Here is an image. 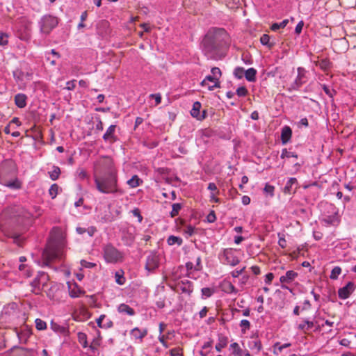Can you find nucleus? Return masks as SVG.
Returning <instances> with one entry per match:
<instances>
[{
  "mask_svg": "<svg viewBox=\"0 0 356 356\" xmlns=\"http://www.w3.org/2000/svg\"><path fill=\"white\" fill-rule=\"evenodd\" d=\"M184 233L188 234L189 236H191L195 233V227L191 225H188L186 226L184 230Z\"/></svg>",
  "mask_w": 356,
  "mask_h": 356,
  "instance_id": "3c124183",
  "label": "nucleus"
},
{
  "mask_svg": "<svg viewBox=\"0 0 356 356\" xmlns=\"http://www.w3.org/2000/svg\"><path fill=\"white\" fill-rule=\"evenodd\" d=\"M97 190L104 194H122L123 191L118 187V174L110 175H94Z\"/></svg>",
  "mask_w": 356,
  "mask_h": 356,
  "instance_id": "7ed1b4c3",
  "label": "nucleus"
},
{
  "mask_svg": "<svg viewBox=\"0 0 356 356\" xmlns=\"http://www.w3.org/2000/svg\"><path fill=\"white\" fill-rule=\"evenodd\" d=\"M35 327L38 330H44L47 328V323L40 318H36L35 321Z\"/></svg>",
  "mask_w": 356,
  "mask_h": 356,
  "instance_id": "58836bf2",
  "label": "nucleus"
},
{
  "mask_svg": "<svg viewBox=\"0 0 356 356\" xmlns=\"http://www.w3.org/2000/svg\"><path fill=\"white\" fill-rule=\"evenodd\" d=\"M323 91L330 97H333V94L335 93V91L334 90H330L327 86L323 85Z\"/></svg>",
  "mask_w": 356,
  "mask_h": 356,
  "instance_id": "774afa93",
  "label": "nucleus"
},
{
  "mask_svg": "<svg viewBox=\"0 0 356 356\" xmlns=\"http://www.w3.org/2000/svg\"><path fill=\"white\" fill-rule=\"evenodd\" d=\"M14 100L15 105L22 108L26 106L27 96L23 93H18L15 96Z\"/></svg>",
  "mask_w": 356,
  "mask_h": 356,
  "instance_id": "412c9836",
  "label": "nucleus"
},
{
  "mask_svg": "<svg viewBox=\"0 0 356 356\" xmlns=\"http://www.w3.org/2000/svg\"><path fill=\"white\" fill-rule=\"evenodd\" d=\"M3 213L9 218L19 217L25 220L32 218V213L26 209L19 205H10L6 207Z\"/></svg>",
  "mask_w": 356,
  "mask_h": 356,
  "instance_id": "423d86ee",
  "label": "nucleus"
},
{
  "mask_svg": "<svg viewBox=\"0 0 356 356\" xmlns=\"http://www.w3.org/2000/svg\"><path fill=\"white\" fill-rule=\"evenodd\" d=\"M118 174L113 162L110 157H102L94 165V175H110Z\"/></svg>",
  "mask_w": 356,
  "mask_h": 356,
  "instance_id": "20e7f679",
  "label": "nucleus"
},
{
  "mask_svg": "<svg viewBox=\"0 0 356 356\" xmlns=\"http://www.w3.org/2000/svg\"><path fill=\"white\" fill-rule=\"evenodd\" d=\"M280 156L282 159L289 157L298 158V155L295 152H289L286 148L282 149Z\"/></svg>",
  "mask_w": 356,
  "mask_h": 356,
  "instance_id": "79ce46f5",
  "label": "nucleus"
},
{
  "mask_svg": "<svg viewBox=\"0 0 356 356\" xmlns=\"http://www.w3.org/2000/svg\"><path fill=\"white\" fill-rule=\"evenodd\" d=\"M159 257L156 252H151L146 259L145 268L148 272H154L159 266Z\"/></svg>",
  "mask_w": 356,
  "mask_h": 356,
  "instance_id": "1a4fd4ad",
  "label": "nucleus"
},
{
  "mask_svg": "<svg viewBox=\"0 0 356 356\" xmlns=\"http://www.w3.org/2000/svg\"><path fill=\"white\" fill-rule=\"evenodd\" d=\"M65 246V236L61 228L55 227L51 232V238L42 253L43 265L50 266L55 260L62 259Z\"/></svg>",
  "mask_w": 356,
  "mask_h": 356,
  "instance_id": "f03ea898",
  "label": "nucleus"
},
{
  "mask_svg": "<svg viewBox=\"0 0 356 356\" xmlns=\"http://www.w3.org/2000/svg\"><path fill=\"white\" fill-rule=\"evenodd\" d=\"M227 342H228L227 337H224V336L219 337L218 342L216 344V346H215L216 350L218 352H220L222 350V349H223L224 348L226 347V346L227 345Z\"/></svg>",
  "mask_w": 356,
  "mask_h": 356,
  "instance_id": "c85d7f7f",
  "label": "nucleus"
},
{
  "mask_svg": "<svg viewBox=\"0 0 356 356\" xmlns=\"http://www.w3.org/2000/svg\"><path fill=\"white\" fill-rule=\"evenodd\" d=\"M49 173L51 179L55 181L58 179L59 177V175L60 174V169L58 166H53V170Z\"/></svg>",
  "mask_w": 356,
  "mask_h": 356,
  "instance_id": "e433bc0d",
  "label": "nucleus"
},
{
  "mask_svg": "<svg viewBox=\"0 0 356 356\" xmlns=\"http://www.w3.org/2000/svg\"><path fill=\"white\" fill-rule=\"evenodd\" d=\"M105 322L103 323L102 328L108 329L113 326V323L110 318H105Z\"/></svg>",
  "mask_w": 356,
  "mask_h": 356,
  "instance_id": "13d9d810",
  "label": "nucleus"
},
{
  "mask_svg": "<svg viewBox=\"0 0 356 356\" xmlns=\"http://www.w3.org/2000/svg\"><path fill=\"white\" fill-rule=\"evenodd\" d=\"M221 257L225 259L223 261L224 264L234 266L239 263L238 258L235 255L234 251L231 248L225 249Z\"/></svg>",
  "mask_w": 356,
  "mask_h": 356,
  "instance_id": "9d476101",
  "label": "nucleus"
},
{
  "mask_svg": "<svg viewBox=\"0 0 356 356\" xmlns=\"http://www.w3.org/2000/svg\"><path fill=\"white\" fill-rule=\"evenodd\" d=\"M274 190H275V187L272 185H270L268 184H266L265 187H264V191L266 193H268L270 195V196H273L274 195Z\"/></svg>",
  "mask_w": 356,
  "mask_h": 356,
  "instance_id": "603ef678",
  "label": "nucleus"
},
{
  "mask_svg": "<svg viewBox=\"0 0 356 356\" xmlns=\"http://www.w3.org/2000/svg\"><path fill=\"white\" fill-rule=\"evenodd\" d=\"M298 273L293 270H288L284 275L280 277V281L282 283V288L288 289L286 284H290L298 277Z\"/></svg>",
  "mask_w": 356,
  "mask_h": 356,
  "instance_id": "2eb2a0df",
  "label": "nucleus"
},
{
  "mask_svg": "<svg viewBox=\"0 0 356 356\" xmlns=\"http://www.w3.org/2000/svg\"><path fill=\"white\" fill-rule=\"evenodd\" d=\"M99 345H100V340L99 339H94L89 347L91 350H95L97 348V347Z\"/></svg>",
  "mask_w": 356,
  "mask_h": 356,
  "instance_id": "4d7b16f0",
  "label": "nucleus"
},
{
  "mask_svg": "<svg viewBox=\"0 0 356 356\" xmlns=\"http://www.w3.org/2000/svg\"><path fill=\"white\" fill-rule=\"evenodd\" d=\"M58 188H59V187L56 184H54L51 186V187L49 190V193L52 199H54L56 197V195L58 194Z\"/></svg>",
  "mask_w": 356,
  "mask_h": 356,
  "instance_id": "a19ab883",
  "label": "nucleus"
},
{
  "mask_svg": "<svg viewBox=\"0 0 356 356\" xmlns=\"http://www.w3.org/2000/svg\"><path fill=\"white\" fill-rule=\"evenodd\" d=\"M133 215L138 218V222H141L143 221V216L140 214V211L138 208H135L131 211Z\"/></svg>",
  "mask_w": 356,
  "mask_h": 356,
  "instance_id": "5fc2aeb1",
  "label": "nucleus"
},
{
  "mask_svg": "<svg viewBox=\"0 0 356 356\" xmlns=\"http://www.w3.org/2000/svg\"><path fill=\"white\" fill-rule=\"evenodd\" d=\"M76 86V80L69 81L66 83L65 89L72 90Z\"/></svg>",
  "mask_w": 356,
  "mask_h": 356,
  "instance_id": "052dcab7",
  "label": "nucleus"
},
{
  "mask_svg": "<svg viewBox=\"0 0 356 356\" xmlns=\"http://www.w3.org/2000/svg\"><path fill=\"white\" fill-rule=\"evenodd\" d=\"M207 81H210L213 83L211 86H208V90H213L215 88H220V82L219 80H218L216 78L213 76L211 74L207 75L204 78Z\"/></svg>",
  "mask_w": 356,
  "mask_h": 356,
  "instance_id": "a878e982",
  "label": "nucleus"
},
{
  "mask_svg": "<svg viewBox=\"0 0 356 356\" xmlns=\"http://www.w3.org/2000/svg\"><path fill=\"white\" fill-rule=\"evenodd\" d=\"M260 42L263 45H266L268 47H272V44H269L270 42V36L268 34H263L260 38Z\"/></svg>",
  "mask_w": 356,
  "mask_h": 356,
  "instance_id": "a18cd8bd",
  "label": "nucleus"
},
{
  "mask_svg": "<svg viewBox=\"0 0 356 356\" xmlns=\"http://www.w3.org/2000/svg\"><path fill=\"white\" fill-rule=\"evenodd\" d=\"M0 184L12 189H19L22 188V183L17 178H15L12 181L6 179Z\"/></svg>",
  "mask_w": 356,
  "mask_h": 356,
  "instance_id": "4be33fe9",
  "label": "nucleus"
},
{
  "mask_svg": "<svg viewBox=\"0 0 356 356\" xmlns=\"http://www.w3.org/2000/svg\"><path fill=\"white\" fill-rule=\"evenodd\" d=\"M230 348L233 349V353L238 355L241 356L242 355V349L239 347L238 344L236 342L232 343L230 345Z\"/></svg>",
  "mask_w": 356,
  "mask_h": 356,
  "instance_id": "c03bdc74",
  "label": "nucleus"
},
{
  "mask_svg": "<svg viewBox=\"0 0 356 356\" xmlns=\"http://www.w3.org/2000/svg\"><path fill=\"white\" fill-rule=\"evenodd\" d=\"M355 285L353 282H348L346 286L338 291L339 298L343 300L347 299L355 291Z\"/></svg>",
  "mask_w": 356,
  "mask_h": 356,
  "instance_id": "ddd939ff",
  "label": "nucleus"
},
{
  "mask_svg": "<svg viewBox=\"0 0 356 356\" xmlns=\"http://www.w3.org/2000/svg\"><path fill=\"white\" fill-rule=\"evenodd\" d=\"M257 71L256 69L251 67L245 70V77L247 81L250 82H254L256 81Z\"/></svg>",
  "mask_w": 356,
  "mask_h": 356,
  "instance_id": "bb28decb",
  "label": "nucleus"
},
{
  "mask_svg": "<svg viewBox=\"0 0 356 356\" xmlns=\"http://www.w3.org/2000/svg\"><path fill=\"white\" fill-rule=\"evenodd\" d=\"M297 184H298V181H297L296 178H294V177L289 178L284 188V190H283L284 193H289V194L291 193L292 192L294 193L296 188L293 189V186L297 185Z\"/></svg>",
  "mask_w": 356,
  "mask_h": 356,
  "instance_id": "b1692460",
  "label": "nucleus"
},
{
  "mask_svg": "<svg viewBox=\"0 0 356 356\" xmlns=\"http://www.w3.org/2000/svg\"><path fill=\"white\" fill-rule=\"evenodd\" d=\"M167 243L169 245H173L177 244V245L179 246L182 244L183 240L179 236L171 235L168 238Z\"/></svg>",
  "mask_w": 356,
  "mask_h": 356,
  "instance_id": "c756f323",
  "label": "nucleus"
},
{
  "mask_svg": "<svg viewBox=\"0 0 356 356\" xmlns=\"http://www.w3.org/2000/svg\"><path fill=\"white\" fill-rule=\"evenodd\" d=\"M115 276V281L118 284L122 285L124 284L125 278L122 275H120L119 272H116Z\"/></svg>",
  "mask_w": 356,
  "mask_h": 356,
  "instance_id": "8fccbe9b",
  "label": "nucleus"
},
{
  "mask_svg": "<svg viewBox=\"0 0 356 356\" xmlns=\"http://www.w3.org/2000/svg\"><path fill=\"white\" fill-rule=\"evenodd\" d=\"M207 189L211 191L210 194V201L211 202L220 203V200L217 195L219 194L220 191L218 189L215 183L211 182L208 184Z\"/></svg>",
  "mask_w": 356,
  "mask_h": 356,
  "instance_id": "a211bd4d",
  "label": "nucleus"
},
{
  "mask_svg": "<svg viewBox=\"0 0 356 356\" xmlns=\"http://www.w3.org/2000/svg\"><path fill=\"white\" fill-rule=\"evenodd\" d=\"M245 70L242 67H236L234 68L233 74L234 76L238 79H241L243 76H245Z\"/></svg>",
  "mask_w": 356,
  "mask_h": 356,
  "instance_id": "f704fd0d",
  "label": "nucleus"
},
{
  "mask_svg": "<svg viewBox=\"0 0 356 356\" xmlns=\"http://www.w3.org/2000/svg\"><path fill=\"white\" fill-rule=\"evenodd\" d=\"M297 76L294 81L291 84V90H298L303 84L308 81L307 76V70L302 67H299L297 69Z\"/></svg>",
  "mask_w": 356,
  "mask_h": 356,
  "instance_id": "6e6552de",
  "label": "nucleus"
},
{
  "mask_svg": "<svg viewBox=\"0 0 356 356\" xmlns=\"http://www.w3.org/2000/svg\"><path fill=\"white\" fill-rule=\"evenodd\" d=\"M323 221L327 225H336L339 223V219L337 213H335L333 215L325 216Z\"/></svg>",
  "mask_w": 356,
  "mask_h": 356,
  "instance_id": "393cba45",
  "label": "nucleus"
},
{
  "mask_svg": "<svg viewBox=\"0 0 356 356\" xmlns=\"http://www.w3.org/2000/svg\"><path fill=\"white\" fill-rule=\"evenodd\" d=\"M248 92V91L245 86L238 87L236 90V94L238 97H245Z\"/></svg>",
  "mask_w": 356,
  "mask_h": 356,
  "instance_id": "de8ad7c7",
  "label": "nucleus"
},
{
  "mask_svg": "<svg viewBox=\"0 0 356 356\" xmlns=\"http://www.w3.org/2000/svg\"><path fill=\"white\" fill-rule=\"evenodd\" d=\"M118 312L120 314H126L131 316H134L136 314L133 308L124 303H122L118 305Z\"/></svg>",
  "mask_w": 356,
  "mask_h": 356,
  "instance_id": "5701e85b",
  "label": "nucleus"
},
{
  "mask_svg": "<svg viewBox=\"0 0 356 356\" xmlns=\"http://www.w3.org/2000/svg\"><path fill=\"white\" fill-rule=\"evenodd\" d=\"M202 265L201 264V257L198 256L196 258V264L195 265L194 270L196 271H200L202 270Z\"/></svg>",
  "mask_w": 356,
  "mask_h": 356,
  "instance_id": "6e6d98bb",
  "label": "nucleus"
},
{
  "mask_svg": "<svg viewBox=\"0 0 356 356\" xmlns=\"http://www.w3.org/2000/svg\"><path fill=\"white\" fill-rule=\"evenodd\" d=\"M289 23V20L288 19H284L282 22L280 23H274L271 25L270 26V29L273 31H277L278 29H284L286 27V26L287 25V24Z\"/></svg>",
  "mask_w": 356,
  "mask_h": 356,
  "instance_id": "72a5a7b5",
  "label": "nucleus"
},
{
  "mask_svg": "<svg viewBox=\"0 0 356 356\" xmlns=\"http://www.w3.org/2000/svg\"><path fill=\"white\" fill-rule=\"evenodd\" d=\"M83 293V291H82L80 289H77V290H75V289H72L70 290V295L72 298H77V297H79L81 294Z\"/></svg>",
  "mask_w": 356,
  "mask_h": 356,
  "instance_id": "864d4df0",
  "label": "nucleus"
},
{
  "mask_svg": "<svg viewBox=\"0 0 356 356\" xmlns=\"http://www.w3.org/2000/svg\"><path fill=\"white\" fill-rule=\"evenodd\" d=\"M200 108L201 104L199 102H195L193 105L192 110L191 111V115L200 120L204 119L206 116L205 111H203V114L202 115H200Z\"/></svg>",
  "mask_w": 356,
  "mask_h": 356,
  "instance_id": "6ab92c4d",
  "label": "nucleus"
},
{
  "mask_svg": "<svg viewBox=\"0 0 356 356\" xmlns=\"http://www.w3.org/2000/svg\"><path fill=\"white\" fill-rule=\"evenodd\" d=\"M58 21L56 17L50 15H44L39 22L40 32L48 35L58 25Z\"/></svg>",
  "mask_w": 356,
  "mask_h": 356,
  "instance_id": "0eeeda50",
  "label": "nucleus"
},
{
  "mask_svg": "<svg viewBox=\"0 0 356 356\" xmlns=\"http://www.w3.org/2000/svg\"><path fill=\"white\" fill-rule=\"evenodd\" d=\"M13 174L11 163L8 161H3L0 164V183L8 179Z\"/></svg>",
  "mask_w": 356,
  "mask_h": 356,
  "instance_id": "f8f14e48",
  "label": "nucleus"
},
{
  "mask_svg": "<svg viewBox=\"0 0 356 356\" xmlns=\"http://www.w3.org/2000/svg\"><path fill=\"white\" fill-rule=\"evenodd\" d=\"M316 65L319 66L323 71L330 70L332 67V63L327 58L321 59L316 63Z\"/></svg>",
  "mask_w": 356,
  "mask_h": 356,
  "instance_id": "cd10ccee",
  "label": "nucleus"
},
{
  "mask_svg": "<svg viewBox=\"0 0 356 356\" xmlns=\"http://www.w3.org/2000/svg\"><path fill=\"white\" fill-rule=\"evenodd\" d=\"M178 290H180L183 293L191 295L193 291V286L192 282L185 280H181L177 285Z\"/></svg>",
  "mask_w": 356,
  "mask_h": 356,
  "instance_id": "dca6fc26",
  "label": "nucleus"
},
{
  "mask_svg": "<svg viewBox=\"0 0 356 356\" xmlns=\"http://www.w3.org/2000/svg\"><path fill=\"white\" fill-rule=\"evenodd\" d=\"M149 97L155 99L156 105H158L161 102V95L159 93L151 94Z\"/></svg>",
  "mask_w": 356,
  "mask_h": 356,
  "instance_id": "338daca9",
  "label": "nucleus"
},
{
  "mask_svg": "<svg viewBox=\"0 0 356 356\" xmlns=\"http://www.w3.org/2000/svg\"><path fill=\"white\" fill-rule=\"evenodd\" d=\"M306 326L307 325L305 324V319H304L301 323L298 325L297 329L298 330L303 332L304 333H307V329Z\"/></svg>",
  "mask_w": 356,
  "mask_h": 356,
  "instance_id": "e2e57ef3",
  "label": "nucleus"
},
{
  "mask_svg": "<svg viewBox=\"0 0 356 356\" xmlns=\"http://www.w3.org/2000/svg\"><path fill=\"white\" fill-rule=\"evenodd\" d=\"M341 273V268L339 266H335L331 271L330 278L331 280H337L339 275Z\"/></svg>",
  "mask_w": 356,
  "mask_h": 356,
  "instance_id": "4c0bfd02",
  "label": "nucleus"
},
{
  "mask_svg": "<svg viewBox=\"0 0 356 356\" xmlns=\"http://www.w3.org/2000/svg\"><path fill=\"white\" fill-rule=\"evenodd\" d=\"M7 38H8L7 34L1 33L0 35V45L3 46V45L7 44V43H8Z\"/></svg>",
  "mask_w": 356,
  "mask_h": 356,
  "instance_id": "69168bd1",
  "label": "nucleus"
},
{
  "mask_svg": "<svg viewBox=\"0 0 356 356\" xmlns=\"http://www.w3.org/2000/svg\"><path fill=\"white\" fill-rule=\"evenodd\" d=\"M201 291L203 296L209 298L214 293L215 290L213 288L204 287L202 289Z\"/></svg>",
  "mask_w": 356,
  "mask_h": 356,
  "instance_id": "ea45409f",
  "label": "nucleus"
},
{
  "mask_svg": "<svg viewBox=\"0 0 356 356\" xmlns=\"http://www.w3.org/2000/svg\"><path fill=\"white\" fill-rule=\"evenodd\" d=\"M304 26V22L303 21H300L298 24L296 25V28H295V33L297 34V35H299L302 32V27Z\"/></svg>",
  "mask_w": 356,
  "mask_h": 356,
  "instance_id": "680f3d73",
  "label": "nucleus"
},
{
  "mask_svg": "<svg viewBox=\"0 0 356 356\" xmlns=\"http://www.w3.org/2000/svg\"><path fill=\"white\" fill-rule=\"evenodd\" d=\"M140 183H142V180L137 175H134L127 181V184L129 185L131 188H136L138 186Z\"/></svg>",
  "mask_w": 356,
  "mask_h": 356,
  "instance_id": "7c9ffc66",
  "label": "nucleus"
},
{
  "mask_svg": "<svg viewBox=\"0 0 356 356\" xmlns=\"http://www.w3.org/2000/svg\"><path fill=\"white\" fill-rule=\"evenodd\" d=\"M182 208V205L180 203H174L172 205V211L170 213V215L172 218L177 216L179 214V212Z\"/></svg>",
  "mask_w": 356,
  "mask_h": 356,
  "instance_id": "2f4dec72",
  "label": "nucleus"
},
{
  "mask_svg": "<svg viewBox=\"0 0 356 356\" xmlns=\"http://www.w3.org/2000/svg\"><path fill=\"white\" fill-rule=\"evenodd\" d=\"M80 264H81V268H92L97 266V264L95 263L89 262V261H87L83 259L80 261Z\"/></svg>",
  "mask_w": 356,
  "mask_h": 356,
  "instance_id": "09e8293b",
  "label": "nucleus"
},
{
  "mask_svg": "<svg viewBox=\"0 0 356 356\" xmlns=\"http://www.w3.org/2000/svg\"><path fill=\"white\" fill-rule=\"evenodd\" d=\"M50 325L51 328L56 332L63 334L65 333L66 331L65 327L60 325L59 324L54 322L53 321H51Z\"/></svg>",
  "mask_w": 356,
  "mask_h": 356,
  "instance_id": "473e14b6",
  "label": "nucleus"
},
{
  "mask_svg": "<svg viewBox=\"0 0 356 356\" xmlns=\"http://www.w3.org/2000/svg\"><path fill=\"white\" fill-rule=\"evenodd\" d=\"M292 136V130L288 127L285 126L282 129L281 140L283 145L286 144L291 139Z\"/></svg>",
  "mask_w": 356,
  "mask_h": 356,
  "instance_id": "aec40b11",
  "label": "nucleus"
},
{
  "mask_svg": "<svg viewBox=\"0 0 356 356\" xmlns=\"http://www.w3.org/2000/svg\"><path fill=\"white\" fill-rule=\"evenodd\" d=\"M78 177L81 179H84L87 177L88 175L85 170L79 168L77 170Z\"/></svg>",
  "mask_w": 356,
  "mask_h": 356,
  "instance_id": "bf43d9fd",
  "label": "nucleus"
},
{
  "mask_svg": "<svg viewBox=\"0 0 356 356\" xmlns=\"http://www.w3.org/2000/svg\"><path fill=\"white\" fill-rule=\"evenodd\" d=\"M207 221L209 222H213L216 220V216L215 212L211 211L207 217Z\"/></svg>",
  "mask_w": 356,
  "mask_h": 356,
  "instance_id": "0e129e2a",
  "label": "nucleus"
},
{
  "mask_svg": "<svg viewBox=\"0 0 356 356\" xmlns=\"http://www.w3.org/2000/svg\"><path fill=\"white\" fill-rule=\"evenodd\" d=\"M240 327L243 333H245L246 330L250 328V323L246 319H243L240 322Z\"/></svg>",
  "mask_w": 356,
  "mask_h": 356,
  "instance_id": "37998d69",
  "label": "nucleus"
},
{
  "mask_svg": "<svg viewBox=\"0 0 356 356\" xmlns=\"http://www.w3.org/2000/svg\"><path fill=\"white\" fill-rule=\"evenodd\" d=\"M77 337L79 342L83 348H87L88 346L86 334L80 332L77 334Z\"/></svg>",
  "mask_w": 356,
  "mask_h": 356,
  "instance_id": "c9c22d12",
  "label": "nucleus"
},
{
  "mask_svg": "<svg viewBox=\"0 0 356 356\" xmlns=\"http://www.w3.org/2000/svg\"><path fill=\"white\" fill-rule=\"evenodd\" d=\"M103 254L105 261L110 264L120 263L124 259L123 252L118 250L111 243L104 245L103 248Z\"/></svg>",
  "mask_w": 356,
  "mask_h": 356,
  "instance_id": "39448f33",
  "label": "nucleus"
},
{
  "mask_svg": "<svg viewBox=\"0 0 356 356\" xmlns=\"http://www.w3.org/2000/svg\"><path fill=\"white\" fill-rule=\"evenodd\" d=\"M211 75L219 80L220 77L222 76V72L220 68L217 67H213L211 70Z\"/></svg>",
  "mask_w": 356,
  "mask_h": 356,
  "instance_id": "49530a36",
  "label": "nucleus"
},
{
  "mask_svg": "<svg viewBox=\"0 0 356 356\" xmlns=\"http://www.w3.org/2000/svg\"><path fill=\"white\" fill-rule=\"evenodd\" d=\"M48 280V275L44 272H39L36 277L31 282L33 291L38 293L41 289V286H44Z\"/></svg>",
  "mask_w": 356,
  "mask_h": 356,
  "instance_id": "9b49d317",
  "label": "nucleus"
},
{
  "mask_svg": "<svg viewBox=\"0 0 356 356\" xmlns=\"http://www.w3.org/2000/svg\"><path fill=\"white\" fill-rule=\"evenodd\" d=\"M229 37L222 28H211L202 40V51L209 59L218 60L225 56Z\"/></svg>",
  "mask_w": 356,
  "mask_h": 356,
  "instance_id": "f257e3e1",
  "label": "nucleus"
},
{
  "mask_svg": "<svg viewBox=\"0 0 356 356\" xmlns=\"http://www.w3.org/2000/svg\"><path fill=\"white\" fill-rule=\"evenodd\" d=\"M147 329H140L138 327H134L130 331L131 337L135 340H138L139 342H142L144 337L147 334Z\"/></svg>",
  "mask_w": 356,
  "mask_h": 356,
  "instance_id": "f3484780",
  "label": "nucleus"
},
{
  "mask_svg": "<svg viewBox=\"0 0 356 356\" xmlns=\"http://www.w3.org/2000/svg\"><path fill=\"white\" fill-rule=\"evenodd\" d=\"M116 127V125L112 124L106 129L102 137L106 143L113 144L118 140V136L115 135Z\"/></svg>",
  "mask_w": 356,
  "mask_h": 356,
  "instance_id": "4468645a",
  "label": "nucleus"
}]
</instances>
